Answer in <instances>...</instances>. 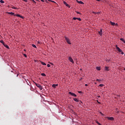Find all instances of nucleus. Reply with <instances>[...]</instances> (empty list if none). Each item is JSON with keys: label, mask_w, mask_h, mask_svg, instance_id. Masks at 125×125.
<instances>
[{"label": "nucleus", "mask_w": 125, "mask_h": 125, "mask_svg": "<svg viewBox=\"0 0 125 125\" xmlns=\"http://www.w3.org/2000/svg\"><path fill=\"white\" fill-rule=\"evenodd\" d=\"M109 61H109V60H106V62H109Z\"/></svg>", "instance_id": "37998d69"}, {"label": "nucleus", "mask_w": 125, "mask_h": 125, "mask_svg": "<svg viewBox=\"0 0 125 125\" xmlns=\"http://www.w3.org/2000/svg\"><path fill=\"white\" fill-rule=\"evenodd\" d=\"M99 86H101V87H102V86H104V85L103 84H100L99 85Z\"/></svg>", "instance_id": "a878e982"}, {"label": "nucleus", "mask_w": 125, "mask_h": 125, "mask_svg": "<svg viewBox=\"0 0 125 125\" xmlns=\"http://www.w3.org/2000/svg\"><path fill=\"white\" fill-rule=\"evenodd\" d=\"M96 81L97 82H101V80H100V79H97Z\"/></svg>", "instance_id": "c85d7f7f"}, {"label": "nucleus", "mask_w": 125, "mask_h": 125, "mask_svg": "<svg viewBox=\"0 0 125 125\" xmlns=\"http://www.w3.org/2000/svg\"><path fill=\"white\" fill-rule=\"evenodd\" d=\"M95 83V84H96V83Z\"/></svg>", "instance_id": "864d4df0"}, {"label": "nucleus", "mask_w": 125, "mask_h": 125, "mask_svg": "<svg viewBox=\"0 0 125 125\" xmlns=\"http://www.w3.org/2000/svg\"><path fill=\"white\" fill-rule=\"evenodd\" d=\"M68 60H69V61L70 62H71V63H72V64H74V60H73V59L72 58H71L70 57H69L68 58Z\"/></svg>", "instance_id": "0eeeda50"}, {"label": "nucleus", "mask_w": 125, "mask_h": 125, "mask_svg": "<svg viewBox=\"0 0 125 125\" xmlns=\"http://www.w3.org/2000/svg\"><path fill=\"white\" fill-rule=\"evenodd\" d=\"M65 39V40L66 41V42H67V43L68 44H71V42H70V39H69L68 38H67V37L65 36L64 37Z\"/></svg>", "instance_id": "20e7f679"}, {"label": "nucleus", "mask_w": 125, "mask_h": 125, "mask_svg": "<svg viewBox=\"0 0 125 125\" xmlns=\"http://www.w3.org/2000/svg\"><path fill=\"white\" fill-rule=\"evenodd\" d=\"M99 113H100V114H101V115H102V116H104V115L103 114V113L101 111H100Z\"/></svg>", "instance_id": "cd10ccee"}, {"label": "nucleus", "mask_w": 125, "mask_h": 125, "mask_svg": "<svg viewBox=\"0 0 125 125\" xmlns=\"http://www.w3.org/2000/svg\"><path fill=\"white\" fill-rule=\"evenodd\" d=\"M0 2L1 3H4V1H3V0H0Z\"/></svg>", "instance_id": "4be33fe9"}, {"label": "nucleus", "mask_w": 125, "mask_h": 125, "mask_svg": "<svg viewBox=\"0 0 125 125\" xmlns=\"http://www.w3.org/2000/svg\"><path fill=\"white\" fill-rule=\"evenodd\" d=\"M93 13H95V14H97V13H95V12H93Z\"/></svg>", "instance_id": "ea45409f"}, {"label": "nucleus", "mask_w": 125, "mask_h": 125, "mask_svg": "<svg viewBox=\"0 0 125 125\" xmlns=\"http://www.w3.org/2000/svg\"><path fill=\"white\" fill-rule=\"evenodd\" d=\"M35 84H36V86H37V87L40 89V90H42V85L39 83H35Z\"/></svg>", "instance_id": "7ed1b4c3"}, {"label": "nucleus", "mask_w": 125, "mask_h": 125, "mask_svg": "<svg viewBox=\"0 0 125 125\" xmlns=\"http://www.w3.org/2000/svg\"><path fill=\"white\" fill-rule=\"evenodd\" d=\"M73 100L74 101H75L76 102H79V100H78V99H77V98L73 99Z\"/></svg>", "instance_id": "f3484780"}, {"label": "nucleus", "mask_w": 125, "mask_h": 125, "mask_svg": "<svg viewBox=\"0 0 125 125\" xmlns=\"http://www.w3.org/2000/svg\"><path fill=\"white\" fill-rule=\"evenodd\" d=\"M8 14H10L12 16H17V17H19L20 18H21V19H24V17L19 14H15V13L13 12H7Z\"/></svg>", "instance_id": "f257e3e1"}, {"label": "nucleus", "mask_w": 125, "mask_h": 125, "mask_svg": "<svg viewBox=\"0 0 125 125\" xmlns=\"http://www.w3.org/2000/svg\"><path fill=\"white\" fill-rule=\"evenodd\" d=\"M11 72H13V71H11Z\"/></svg>", "instance_id": "5fc2aeb1"}, {"label": "nucleus", "mask_w": 125, "mask_h": 125, "mask_svg": "<svg viewBox=\"0 0 125 125\" xmlns=\"http://www.w3.org/2000/svg\"><path fill=\"white\" fill-rule=\"evenodd\" d=\"M12 9H18V8L15 7V6H13L12 7Z\"/></svg>", "instance_id": "aec40b11"}, {"label": "nucleus", "mask_w": 125, "mask_h": 125, "mask_svg": "<svg viewBox=\"0 0 125 125\" xmlns=\"http://www.w3.org/2000/svg\"><path fill=\"white\" fill-rule=\"evenodd\" d=\"M38 43H40V42H38Z\"/></svg>", "instance_id": "8fccbe9b"}, {"label": "nucleus", "mask_w": 125, "mask_h": 125, "mask_svg": "<svg viewBox=\"0 0 125 125\" xmlns=\"http://www.w3.org/2000/svg\"><path fill=\"white\" fill-rule=\"evenodd\" d=\"M79 93H82V91H79Z\"/></svg>", "instance_id": "c03bdc74"}, {"label": "nucleus", "mask_w": 125, "mask_h": 125, "mask_svg": "<svg viewBox=\"0 0 125 125\" xmlns=\"http://www.w3.org/2000/svg\"><path fill=\"white\" fill-rule=\"evenodd\" d=\"M87 85H88L87 84H85V86H87Z\"/></svg>", "instance_id": "58836bf2"}, {"label": "nucleus", "mask_w": 125, "mask_h": 125, "mask_svg": "<svg viewBox=\"0 0 125 125\" xmlns=\"http://www.w3.org/2000/svg\"><path fill=\"white\" fill-rule=\"evenodd\" d=\"M32 46L33 47H34L35 48H37V46H36V45H35V44H32Z\"/></svg>", "instance_id": "b1692460"}, {"label": "nucleus", "mask_w": 125, "mask_h": 125, "mask_svg": "<svg viewBox=\"0 0 125 125\" xmlns=\"http://www.w3.org/2000/svg\"><path fill=\"white\" fill-rule=\"evenodd\" d=\"M96 69L98 70V71H100V70H101V67L100 66H97L96 67Z\"/></svg>", "instance_id": "f8f14e48"}, {"label": "nucleus", "mask_w": 125, "mask_h": 125, "mask_svg": "<svg viewBox=\"0 0 125 125\" xmlns=\"http://www.w3.org/2000/svg\"><path fill=\"white\" fill-rule=\"evenodd\" d=\"M98 104H101V103L98 101V100L97 101Z\"/></svg>", "instance_id": "72a5a7b5"}, {"label": "nucleus", "mask_w": 125, "mask_h": 125, "mask_svg": "<svg viewBox=\"0 0 125 125\" xmlns=\"http://www.w3.org/2000/svg\"><path fill=\"white\" fill-rule=\"evenodd\" d=\"M0 42H1V43H2V44H4V42H3V41H2V40H1L0 41Z\"/></svg>", "instance_id": "5701e85b"}, {"label": "nucleus", "mask_w": 125, "mask_h": 125, "mask_svg": "<svg viewBox=\"0 0 125 125\" xmlns=\"http://www.w3.org/2000/svg\"><path fill=\"white\" fill-rule=\"evenodd\" d=\"M76 13L77 14H81V13L80 12L76 11Z\"/></svg>", "instance_id": "7c9ffc66"}, {"label": "nucleus", "mask_w": 125, "mask_h": 125, "mask_svg": "<svg viewBox=\"0 0 125 125\" xmlns=\"http://www.w3.org/2000/svg\"><path fill=\"white\" fill-rule=\"evenodd\" d=\"M69 94H70V95H71L72 96H74V97H77V95L71 92H69Z\"/></svg>", "instance_id": "423d86ee"}, {"label": "nucleus", "mask_w": 125, "mask_h": 125, "mask_svg": "<svg viewBox=\"0 0 125 125\" xmlns=\"http://www.w3.org/2000/svg\"><path fill=\"white\" fill-rule=\"evenodd\" d=\"M37 0L38 1V0Z\"/></svg>", "instance_id": "603ef678"}, {"label": "nucleus", "mask_w": 125, "mask_h": 125, "mask_svg": "<svg viewBox=\"0 0 125 125\" xmlns=\"http://www.w3.org/2000/svg\"><path fill=\"white\" fill-rule=\"evenodd\" d=\"M19 75V74H17V77H18Z\"/></svg>", "instance_id": "09e8293b"}, {"label": "nucleus", "mask_w": 125, "mask_h": 125, "mask_svg": "<svg viewBox=\"0 0 125 125\" xmlns=\"http://www.w3.org/2000/svg\"><path fill=\"white\" fill-rule=\"evenodd\" d=\"M33 1V2H34V3H36V2L35 1V0H30Z\"/></svg>", "instance_id": "c756f323"}, {"label": "nucleus", "mask_w": 125, "mask_h": 125, "mask_svg": "<svg viewBox=\"0 0 125 125\" xmlns=\"http://www.w3.org/2000/svg\"><path fill=\"white\" fill-rule=\"evenodd\" d=\"M82 80H83V78H81L80 81H82Z\"/></svg>", "instance_id": "49530a36"}, {"label": "nucleus", "mask_w": 125, "mask_h": 125, "mask_svg": "<svg viewBox=\"0 0 125 125\" xmlns=\"http://www.w3.org/2000/svg\"><path fill=\"white\" fill-rule=\"evenodd\" d=\"M41 64H42V65H44V66H45L46 65V63H45V62H41Z\"/></svg>", "instance_id": "a211bd4d"}, {"label": "nucleus", "mask_w": 125, "mask_h": 125, "mask_svg": "<svg viewBox=\"0 0 125 125\" xmlns=\"http://www.w3.org/2000/svg\"><path fill=\"white\" fill-rule=\"evenodd\" d=\"M41 1H42V2H44V0H41Z\"/></svg>", "instance_id": "f704fd0d"}, {"label": "nucleus", "mask_w": 125, "mask_h": 125, "mask_svg": "<svg viewBox=\"0 0 125 125\" xmlns=\"http://www.w3.org/2000/svg\"><path fill=\"white\" fill-rule=\"evenodd\" d=\"M4 46H5V47H6V48H7L8 49H9V46H8V45H7V44H4Z\"/></svg>", "instance_id": "2eb2a0df"}, {"label": "nucleus", "mask_w": 125, "mask_h": 125, "mask_svg": "<svg viewBox=\"0 0 125 125\" xmlns=\"http://www.w3.org/2000/svg\"><path fill=\"white\" fill-rule=\"evenodd\" d=\"M24 51H26V49H24Z\"/></svg>", "instance_id": "3c124183"}, {"label": "nucleus", "mask_w": 125, "mask_h": 125, "mask_svg": "<svg viewBox=\"0 0 125 125\" xmlns=\"http://www.w3.org/2000/svg\"><path fill=\"white\" fill-rule=\"evenodd\" d=\"M96 124H97V125H101V124H100L99 122H98V121H96Z\"/></svg>", "instance_id": "393cba45"}, {"label": "nucleus", "mask_w": 125, "mask_h": 125, "mask_svg": "<svg viewBox=\"0 0 125 125\" xmlns=\"http://www.w3.org/2000/svg\"><path fill=\"white\" fill-rule=\"evenodd\" d=\"M23 1H25V2H28V0H23Z\"/></svg>", "instance_id": "473e14b6"}, {"label": "nucleus", "mask_w": 125, "mask_h": 125, "mask_svg": "<svg viewBox=\"0 0 125 125\" xmlns=\"http://www.w3.org/2000/svg\"><path fill=\"white\" fill-rule=\"evenodd\" d=\"M23 56H24L25 58H27V55L26 54H23Z\"/></svg>", "instance_id": "bb28decb"}, {"label": "nucleus", "mask_w": 125, "mask_h": 125, "mask_svg": "<svg viewBox=\"0 0 125 125\" xmlns=\"http://www.w3.org/2000/svg\"><path fill=\"white\" fill-rule=\"evenodd\" d=\"M104 69L105 71H109V67L105 66Z\"/></svg>", "instance_id": "dca6fc26"}, {"label": "nucleus", "mask_w": 125, "mask_h": 125, "mask_svg": "<svg viewBox=\"0 0 125 125\" xmlns=\"http://www.w3.org/2000/svg\"><path fill=\"white\" fill-rule=\"evenodd\" d=\"M97 1H100V0H96Z\"/></svg>", "instance_id": "a18cd8bd"}, {"label": "nucleus", "mask_w": 125, "mask_h": 125, "mask_svg": "<svg viewBox=\"0 0 125 125\" xmlns=\"http://www.w3.org/2000/svg\"><path fill=\"white\" fill-rule=\"evenodd\" d=\"M63 4H65V5H66L67 7H69V8L71 7L70 5H69V4H68V3H67V2H66L65 1H63Z\"/></svg>", "instance_id": "1a4fd4ad"}, {"label": "nucleus", "mask_w": 125, "mask_h": 125, "mask_svg": "<svg viewBox=\"0 0 125 125\" xmlns=\"http://www.w3.org/2000/svg\"><path fill=\"white\" fill-rule=\"evenodd\" d=\"M115 25H116V26H118V23H115Z\"/></svg>", "instance_id": "79ce46f5"}, {"label": "nucleus", "mask_w": 125, "mask_h": 125, "mask_svg": "<svg viewBox=\"0 0 125 125\" xmlns=\"http://www.w3.org/2000/svg\"><path fill=\"white\" fill-rule=\"evenodd\" d=\"M97 97H98V98H100V96H98Z\"/></svg>", "instance_id": "e433bc0d"}, {"label": "nucleus", "mask_w": 125, "mask_h": 125, "mask_svg": "<svg viewBox=\"0 0 125 125\" xmlns=\"http://www.w3.org/2000/svg\"><path fill=\"white\" fill-rule=\"evenodd\" d=\"M52 86V87H54V88H55L56 87V86H58V84H53Z\"/></svg>", "instance_id": "9d476101"}, {"label": "nucleus", "mask_w": 125, "mask_h": 125, "mask_svg": "<svg viewBox=\"0 0 125 125\" xmlns=\"http://www.w3.org/2000/svg\"><path fill=\"white\" fill-rule=\"evenodd\" d=\"M47 67H48V68H49V67H50V64H48L47 65Z\"/></svg>", "instance_id": "2f4dec72"}, {"label": "nucleus", "mask_w": 125, "mask_h": 125, "mask_svg": "<svg viewBox=\"0 0 125 125\" xmlns=\"http://www.w3.org/2000/svg\"><path fill=\"white\" fill-rule=\"evenodd\" d=\"M124 71H125V67L124 68Z\"/></svg>", "instance_id": "de8ad7c7"}, {"label": "nucleus", "mask_w": 125, "mask_h": 125, "mask_svg": "<svg viewBox=\"0 0 125 125\" xmlns=\"http://www.w3.org/2000/svg\"><path fill=\"white\" fill-rule=\"evenodd\" d=\"M73 20H79V21H82V19L80 18H76V17H74L72 19Z\"/></svg>", "instance_id": "6e6552de"}, {"label": "nucleus", "mask_w": 125, "mask_h": 125, "mask_svg": "<svg viewBox=\"0 0 125 125\" xmlns=\"http://www.w3.org/2000/svg\"><path fill=\"white\" fill-rule=\"evenodd\" d=\"M117 113H119V111H118Z\"/></svg>", "instance_id": "6e6d98bb"}, {"label": "nucleus", "mask_w": 125, "mask_h": 125, "mask_svg": "<svg viewBox=\"0 0 125 125\" xmlns=\"http://www.w3.org/2000/svg\"><path fill=\"white\" fill-rule=\"evenodd\" d=\"M48 0V1H52V0Z\"/></svg>", "instance_id": "a19ab883"}, {"label": "nucleus", "mask_w": 125, "mask_h": 125, "mask_svg": "<svg viewBox=\"0 0 125 125\" xmlns=\"http://www.w3.org/2000/svg\"><path fill=\"white\" fill-rule=\"evenodd\" d=\"M41 76H42V77H45V74H44V73H42V74H41Z\"/></svg>", "instance_id": "412c9836"}, {"label": "nucleus", "mask_w": 125, "mask_h": 125, "mask_svg": "<svg viewBox=\"0 0 125 125\" xmlns=\"http://www.w3.org/2000/svg\"><path fill=\"white\" fill-rule=\"evenodd\" d=\"M105 118L107 119V120H108L109 121H114V120L115 119L114 117H105Z\"/></svg>", "instance_id": "39448f33"}, {"label": "nucleus", "mask_w": 125, "mask_h": 125, "mask_svg": "<svg viewBox=\"0 0 125 125\" xmlns=\"http://www.w3.org/2000/svg\"><path fill=\"white\" fill-rule=\"evenodd\" d=\"M51 65H53V63L52 62H50Z\"/></svg>", "instance_id": "4c0bfd02"}, {"label": "nucleus", "mask_w": 125, "mask_h": 125, "mask_svg": "<svg viewBox=\"0 0 125 125\" xmlns=\"http://www.w3.org/2000/svg\"><path fill=\"white\" fill-rule=\"evenodd\" d=\"M120 41H122V42H124V43H125V39H123V38H121V39H120Z\"/></svg>", "instance_id": "6ab92c4d"}, {"label": "nucleus", "mask_w": 125, "mask_h": 125, "mask_svg": "<svg viewBox=\"0 0 125 125\" xmlns=\"http://www.w3.org/2000/svg\"><path fill=\"white\" fill-rule=\"evenodd\" d=\"M77 2L78 3H80V4H83V1H78L77 0Z\"/></svg>", "instance_id": "ddd939ff"}, {"label": "nucleus", "mask_w": 125, "mask_h": 125, "mask_svg": "<svg viewBox=\"0 0 125 125\" xmlns=\"http://www.w3.org/2000/svg\"><path fill=\"white\" fill-rule=\"evenodd\" d=\"M116 49H117L118 51L120 53V54L124 55V53L123 52V50L120 48V47H118V45H116Z\"/></svg>", "instance_id": "f03ea898"}, {"label": "nucleus", "mask_w": 125, "mask_h": 125, "mask_svg": "<svg viewBox=\"0 0 125 125\" xmlns=\"http://www.w3.org/2000/svg\"><path fill=\"white\" fill-rule=\"evenodd\" d=\"M51 2H55V3H56L55 1H53V0H52Z\"/></svg>", "instance_id": "c9c22d12"}, {"label": "nucleus", "mask_w": 125, "mask_h": 125, "mask_svg": "<svg viewBox=\"0 0 125 125\" xmlns=\"http://www.w3.org/2000/svg\"><path fill=\"white\" fill-rule=\"evenodd\" d=\"M110 24L112 25V26H115L116 25V23L114 22H112L110 21Z\"/></svg>", "instance_id": "4468645a"}, {"label": "nucleus", "mask_w": 125, "mask_h": 125, "mask_svg": "<svg viewBox=\"0 0 125 125\" xmlns=\"http://www.w3.org/2000/svg\"><path fill=\"white\" fill-rule=\"evenodd\" d=\"M99 34L100 36H102V29H101L100 31L99 32Z\"/></svg>", "instance_id": "9b49d317"}]
</instances>
